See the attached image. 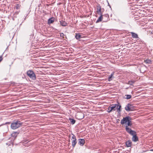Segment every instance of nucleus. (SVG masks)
<instances>
[{
    "instance_id": "19",
    "label": "nucleus",
    "mask_w": 153,
    "mask_h": 153,
    "mask_svg": "<svg viewBox=\"0 0 153 153\" xmlns=\"http://www.w3.org/2000/svg\"><path fill=\"white\" fill-rule=\"evenodd\" d=\"M121 106L120 105H119V106L117 108H116L117 111L119 113L121 111Z\"/></svg>"
},
{
    "instance_id": "21",
    "label": "nucleus",
    "mask_w": 153,
    "mask_h": 153,
    "mask_svg": "<svg viewBox=\"0 0 153 153\" xmlns=\"http://www.w3.org/2000/svg\"><path fill=\"white\" fill-rule=\"evenodd\" d=\"M127 122H128V123L127 124L126 126L128 127V126H131L132 123H131V122L130 120H129V121H128Z\"/></svg>"
},
{
    "instance_id": "1",
    "label": "nucleus",
    "mask_w": 153,
    "mask_h": 153,
    "mask_svg": "<svg viewBox=\"0 0 153 153\" xmlns=\"http://www.w3.org/2000/svg\"><path fill=\"white\" fill-rule=\"evenodd\" d=\"M22 124L18 120H14L11 124V128L13 129H16L21 126Z\"/></svg>"
},
{
    "instance_id": "2",
    "label": "nucleus",
    "mask_w": 153,
    "mask_h": 153,
    "mask_svg": "<svg viewBox=\"0 0 153 153\" xmlns=\"http://www.w3.org/2000/svg\"><path fill=\"white\" fill-rule=\"evenodd\" d=\"M27 75L33 80H35L36 76L35 73L32 70H29L27 72Z\"/></svg>"
},
{
    "instance_id": "8",
    "label": "nucleus",
    "mask_w": 153,
    "mask_h": 153,
    "mask_svg": "<svg viewBox=\"0 0 153 153\" xmlns=\"http://www.w3.org/2000/svg\"><path fill=\"white\" fill-rule=\"evenodd\" d=\"M109 15L108 14H105L103 15V22H107L109 20Z\"/></svg>"
},
{
    "instance_id": "27",
    "label": "nucleus",
    "mask_w": 153,
    "mask_h": 153,
    "mask_svg": "<svg viewBox=\"0 0 153 153\" xmlns=\"http://www.w3.org/2000/svg\"><path fill=\"white\" fill-rule=\"evenodd\" d=\"M112 111V110H111L110 106L108 108L107 110V111L109 113H110Z\"/></svg>"
},
{
    "instance_id": "23",
    "label": "nucleus",
    "mask_w": 153,
    "mask_h": 153,
    "mask_svg": "<svg viewBox=\"0 0 153 153\" xmlns=\"http://www.w3.org/2000/svg\"><path fill=\"white\" fill-rule=\"evenodd\" d=\"M125 96H126V99H129L131 98V95H126Z\"/></svg>"
},
{
    "instance_id": "22",
    "label": "nucleus",
    "mask_w": 153,
    "mask_h": 153,
    "mask_svg": "<svg viewBox=\"0 0 153 153\" xmlns=\"http://www.w3.org/2000/svg\"><path fill=\"white\" fill-rule=\"evenodd\" d=\"M70 121L72 124H74L75 122V120L73 119H70Z\"/></svg>"
},
{
    "instance_id": "31",
    "label": "nucleus",
    "mask_w": 153,
    "mask_h": 153,
    "mask_svg": "<svg viewBox=\"0 0 153 153\" xmlns=\"http://www.w3.org/2000/svg\"><path fill=\"white\" fill-rule=\"evenodd\" d=\"M10 122H6L4 124H10Z\"/></svg>"
},
{
    "instance_id": "25",
    "label": "nucleus",
    "mask_w": 153,
    "mask_h": 153,
    "mask_svg": "<svg viewBox=\"0 0 153 153\" xmlns=\"http://www.w3.org/2000/svg\"><path fill=\"white\" fill-rule=\"evenodd\" d=\"M134 83V81H128V84L131 85H133V84Z\"/></svg>"
},
{
    "instance_id": "7",
    "label": "nucleus",
    "mask_w": 153,
    "mask_h": 153,
    "mask_svg": "<svg viewBox=\"0 0 153 153\" xmlns=\"http://www.w3.org/2000/svg\"><path fill=\"white\" fill-rule=\"evenodd\" d=\"M129 117H124L123 119L121 120V124L122 125L126 123L128 121H129Z\"/></svg>"
},
{
    "instance_id": "9",
    "label": "nucleus",
    "mask_w": 153,
    "mask_h": 153,
    "mask_svg": "<svg viewBox=\"0 0 153 153\" xmlns=\"http://www.w3.org/2000/svg\"><path fill=\"white\" fill-rule=\"evenodd\" d=\"M119 106L118 104H113L110 105L111 110L112 111H115L116 110V108H117Z\"/></svg>"
},
{
    "instance_id": "17",
    "label": "nucleus",
    "mask_w": 153,
    "mask_h": 153,
    "mask_svg": "<svg viewBox=\"0 0 153 153\" xmlns=\"http://www.w3.org/2000/svg\"><path fill=\"white\" fill-rule=\"evenodd\" d=\"M75 34V37L78 40L81 37V36L79 33H76Z\"/></svg>"
},
{
    "instance_id": "28",
    "label": "nucleus",
    "mask_w": 153,
    "mask_h": 153,
    "mask_svg": "<svg viewBox=\"0 0 153 153\" xmlns=\"http://www.w3.org/2000/svg\"><path fill=\"white\" fill-rule=\"evenodd\" d=\"M64 35L63 33H60V36L61 37H62V38H64Z\"/></svg>"
},
{
    "instance_id": "15",
    "label": "nucleus",
    "mask_w": 153,
    "mask_h": 153,
    "mask_svg": "<svg viewBox=\"0 0 153 153\" xmlns=\"http://www.w3.org/2000/svg\"><path fill=\"white\" fill-rule=\"evenodd\" d=\"M60 22L61 25L63 26H65L67 25V23L65 21H60Z\"/></svg>"
},
{
    "instance_id": "33",
    "label": "nucleus",
    "mask_w": 153,
    "mask_h": 153,
    "mask_svg": "<svg viewBox=\"0 0 153 153\" xmlns=\"http://www.w3.org/2000/svg\"><path fill=\"white\" fill-rule=\"evenodd\" d=\"M6 145H8V146H10V144H8V143H6Z\"/></svg>"
},
{
    "instance_id": "11",
    "label": "nucleus",
    "mask_w": 153,
    "mask_h": 153,
    "mask_svg": "<svg viewBox=\"0 0 153 153\" xmlns=\"http://www.w3.org/2000/svg\"><path fill=\"white\" fill-rule=\"evenodd\" d=\"M132 135L133 136L132 140L133 141L136 142L138 141V137L136 136V133Z\"/></svg>"
},
{
    "instance_id": "32",
    "label": "nucleus",
    "mask_w": 153,
    "mask_h": 153,
    "mask_svg": "<svg viewBox=\"0 0 153 153\" xmlns=\"http://www.w3.org/2000/svg\"><path fill=\"white\" fill-rule=\"evenodd\" d=\"M18 13H19V12H16L14 14H16V15H17Z\"/></svg>"
},
{
    "instance_id": "12",
    "label": "nucleus",
    "mask_w": 153,
    "mask_h": 153,
    "mask_svg": "<svg viewBox=\"0 0 153 153\" xmlns=\"http://www.w3.org/2000/svg\"><path fill=\"white\" fill-rule=\"evenodd\" d=\"M130 33L131 34V36L133 38H139L138 35L134 32H131Z\"/></svg>"
},
{
    "instance_id": "30",
    "label": "nucleus",
    "mask_w": 153,
    "mask_h": 153,
    "mask_svg": "<svg viewBox=\"0 0 153 153\" xmlns=\"http://www.w3.org/2000/svg\"><path fill=\"white\" fill-rule=\"evenodd\" d=\"M2 60V56H0V62Z\"/></svg>"
},
{
    "instance_id": "34",
    "label": "nucleus",
    "mask_w": 153,
    "mask_h": 153,
    "mask_svg": "<svg viewBox=\"0 0 153 153\" xmlns=\"http://www.w3.org/2000/svg\"><path fill=\"white\" fill-rule=\"evenodd\" d=\"M150 151H153V149H151L150 150Z\"/></svg>"
},
{
    "instance_id": "20",
    "label": "nucleus",
    "mask_w": 153,
    "mask_h": 153,
    "mask_svg": "<svg viewBox=\"0 0 153 153\" xmlns=\"http://www.w3.org/2000/svg\"><path fill=\"white\" fill-rule=\"evenodd\" d=\"M144 62L146 64H149L152 63V61L150 59H146L145 60Z\"/></svg>"
},
{
    "instance_id": "3",
    "label": "nucleus",
    "mask_w": 153,
    "mask_h": 153,
    "mask_svg": "<svg viewBox=\"0 0 153 153\" xmlns=\"http://www.w3.org/2000/svg\"><path fill=\"white\" fill-rule=\"evenodd\" d=\"M134 108V106L130 104H128L125 107V110L128 111H133Z\"/></svg>"
},
{
    "instance_id": "4",
    "label": "nucleus",
    "mask_w": 153,
    "mask_h": 153,
    "mask_svg": "<svg viewBox=\"0 0 153 153\" xmlns=\"http://www.w3.org/2000/svg\"><path fill=\"white\" fill-rule=\"evenodd\" d=\"M72 135L73 136L72 138V147L74 148L77 143V141L75 135L73 134H72Z\"/></svg>"
},
{
    "instance_id": "18",
    "label": "nucleus",
    "mask_w": 153,
    "mask_h": 153,
    "mask_svg": "<svg viewBox=\"0 0 153 153\" xmlns=\"http://www.w3.org/2000/svg\"><path fill=\"white\" fill-rule=\"evenodd\" d=\"M114 72H112L111 74L108 76V81H111L112 79V78L113 77V75H114Z\"/></svg>"
},
{
    "instance_id": "6",
    "label": "nucleus",
    "mask_w": 153,
    "mask_h": 153,
    "mask_svg": "<svg viewBox=\"0 0 153 153\" xmlns=\"http://www.w3.org/2000/svg\"><path fill=\"white\" fill-rule=\"evenodd\" d=\"M76 116L77 119L81 120L84 118V115L83 113L81 112H79L76 114Z\"/></svg>"
},
{
    "instance_id": "10",
    "label": "nucleus",
    "mask_w": 153,
    "mask_h": 153,
    "mask_svg": "<svg viewBox=\"0 0 153 153\" xmlns=\"http://www.w3.org/2000/svg\"><path fill=\"white\" fill-rule=\"evenodd\" d=\"M85 143V140L83 139H78V143L82 146L84 145Z\"/></svg>"
},
{
    "instance_id": "24",
    "label": "nucleus",
    "mask_w": 153,
    "mask_h": 153,
    "mask_svg": "<svg viewBox=\"0 0 153 153\" xmlns=\"http://www.w3.org/2000/svg\"><path fill=\"white\" fill-rule=\"evenodd\" d=\"M101 8V7L99 4H98L97 6V11H98V10H100Z\"/></svg>"
},
{
    "instance_id": "29",
    "label": "nucleus",
    "mask_w": 153,
    "mask_h": 153,
    "mask_svg": "<svg viewBox=\"0 0 153 153\" xmlns=\"http://www.w3.org/2000/svg\"><path fill=\"white\" fill-rule=\"evenodd\" d=\"M12 135L13 137H16L17 136V135H16V132H14L12 134Z\"/></svg>"
},
{
    "instance_id": "5",
    "label": "nucleus",
    "mask_w": 153,
    "mask_h": 153,
    "mask_svg": "<svg viewBox=\"0 0 153 153\" xmlns=\"http://www.w3.org/2000/svg\"><path fill=\"white\" fill-rule=\"evenodd\" d=\"M125 129L126 131L131 135H133L136 133L134 131L132 130L131 128L128 127L126 126Z\"/></svg>"
},
{
    "instance_id": "16",
    "label": "nucleus",
    "mask_w": 153,
    "mask_h": 153,
    "mask_svg": "<svg viewBox=\"0 0 153 153\" xmlns=\"http://www.w3.org/2000/svg\"><path fill=\"white\" fill-rule=\"evenodd\" d=\"M131 142L130 140H128L126 143V145L127 147H131Z\"/></svg>"
},
{
    "instance_id": "14",
    "label": "nucleus",
    "mask_w": 153,
    "mask_h": 153,
    "mask_svg": "<svg viewBox=\"0 0 153 153\" xmlns=\"http://www.w3.org/2000/svg\"><path fill=\"white\" fill-rule=\"evenodd\" d=\"M100 16L98 18V19L97 20V21L96 22V23H98L99 22H101L102 21V20H103V15H100Z\"/></svg>"
},
{
    "instance_id": "13",
    "label": "nucleus",
    "mask_w": 153,
    "mask_h": 153,
    "mask_svg": "<svg viewBox=\"0 0 153 153\" xmlns=\"http://www.w3.org/2000/svg\"><path fill=\"white\" fill-rule=\"evenodd\" d=\"M54 21V17H51L49 18L48 21V24H50L53 23Z\"/></svg>"
},
{
    "instance_id": "26",
    "label": "nucleus",
    "mask_w": 153,
    "mask_h": 153,
    "mask_svg": "<svg viewBox=\"0 0 153 153\" xmlns=\"http://www.w3.org/2000/svg\"><path fill=\"white\" fill-rule=\"evenodd\" d=\"M102 9H101L100 10H98V11H97L98 14L100 15H102Z\"/></svg>"
}]
</instances>
